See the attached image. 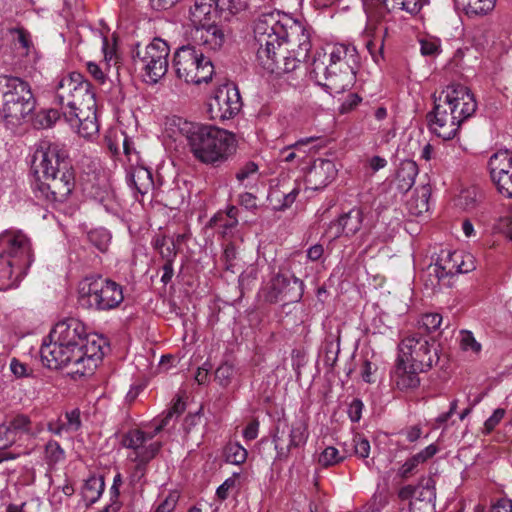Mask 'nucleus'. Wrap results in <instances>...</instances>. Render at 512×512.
Masks as SVG:
<instances>
[{
	"mask_svg": "<svg viewBox=\"0 0 512 512\" xmlns=\"http://www.w3.org/2000/svg\"><path fill=\"white\" fill-rule=\"evenodd\" d=\"M177 127L190 152L203 164L217 167L235 152V136L225 129L183 119H178Z\"/></svg>",
	"mask_w": 512,
	"mask_h": 512,
	"instance_id": "obj_1",
	"label": "nucleus"
},
{
	"mask_svg": "<svg viewBox=\"0 0 512 512\" xmlns=\"http://www.w3.org/2000/svg\"><path fill=\"white\" fill-rule=\"evenodd\" d=\"M328 61L315 56L310 71L311 78L330 93H342L353 86L356 70L359 66V55L355 46L336 43L328 46Z\"/></svg>",
	"mask_w": 512,
	"mask_h": 512,
	"instance_id": "obj_2",
	"label": "nucleus"
},
{
	"mask_svg": "<svg viewBox=\"0 0 512 512\" xmlns=\"http://www.w3.org/2000/svg\"><path fill=\"white\" fill-rule=\"evenodd\" d=\"M83 341H87V332L79 319L69 317L57 322L40 348L43 365L57 370L81 359Z\"/></svg>",
	"mask_w": 512,
	"mask_h": 512,
	"instance_id": "obj_3",
	"label": "nucleus"
},
{
	"mask_svg": "<svg viewBox=\"0 0 512 512\" xmlns=\"http://www.w3.org/2000/svg\"><path fill=\"white\" fill-rule=\"evenodd\" d=\"M36 107L30 84L18 76L0 74V117L8 125L26 122Z\"/></svg>",
	"mask_w": 512,
	"mask_h": 512,
	"instance_id": "obj_4",
	"label": "nucleus"
},
{
	"mask_svg": "<svg viewBox=\"0 0 512 512\" xmlns=\"http://www.w3.org/2000/svg\"><path fill=\"white\" fill-rule=\"evenodd\" d=\"M32 263L29 239L22 233L0 234V291L17 285L19 274Z\"/></svg>",
	"mask_w": 512,
	"mask_h": 512,
	"instance_id": "obj_5",
	"label": "nucleus"
},
{
	"mask_svg": "<svg viewBox=\"0 0 512 512\" xmlns=\"http://www.w3.org/2000/svg\"><path fill=\"white\" fill-rule=\"evenodd\" d=\"M292 17L276 9L265 8L254 22V39L257 45L256 60L275 54L287 42L288 25Z\"/></svg>",
	"mask_w": 512,
	"mask_h": 512,
	"instance_id": "obj_6",
	"label": "nucleus"
},
{
	"mask_svg": "<svg viewBox=\"0 0 512 512\" xmlns=\"http://www.w3.org/2000/svg\"><path fill=\"white\" fill-rule=\"evenodd\" d=\"M78 292L80 305L97 312L113 310L124 300L122 286L102 275L85 277Z\"/></svg>",
	"mask_w": 512,
	"mask_h": 512,
	"instance_id": "obj_7",
	"label": "nucleus"
},
{
	"mask_svg": "<svg viewBox=\"0 0 512 512\" xmlns=\"http://www.w3.org/2000/svg\"><path fill=\"white\" fill-rule=\"evenodd\" d=\"M173 68L177 78L190 84L199 85L211 81L214 65L196 46L186 45L178 48L173 57Z\"/></svg>",
	"mask_w": 512,
	"mask_h": 512,
	"instance_id": "obj_8",
	"label": "nucleus"
},
{
	"mask_svg": "<svg viewBox=\"0 0 512 512\" xmlns=\"http://www.w3.org/2000/svg\"><path fill=\"white\" fill-rule=\"evenodd\" d=\"M33 185V193L39 200L56 206L65 202L75 188L73 165H64L62 170L42 177Z\"/></svg>",
	"mask_w": 512,
	"mask_h": 512,
	"instance_id": "obj_9",
	"label": "nucleus"
},
{
	"mask_svg": "<svg viewBox=\"0 0 512 512\" xmlns=\"http://www.w3.org/2000/svg\"><path fill=\"white\" fill-rule=\"evenodd\" d=\"M398 349V358L411 363L416 370L428 371L439 360L435 340L424 336H408L400 342Z\"/></svg>",
	"mask_w": 512,
	"mask_h": 512,
	"instance_id": "obj_10",
	"label": "nucleus"
},
{
	"mask_svg": "<svg viewBox=\"0 0 512 512\" xmlns=\"http://www.w3.org/2000/svg\"><path fill=\"white\" fill-rule=\"evenodd\" d=\"M169 53L168 44L162 39L155 38L144 48L137 47L134 60L149 79L156 83L168 70Z\"/></svg>",
	"mask_w": 512,
	"mask_h": 512,
	"instance_id": "obj_11",
	"label": "nucleus"
},
{
	"mask_svg": "<svg viewBox=\"0 0 512 512\" xmlns=\"http://www.w3.org/2000/svg\"><path fill=\"white\" fill-rule=\"evenodd\" d=\"M308 437V424L304 419H296L290 426L286 419H279L273 434L277 458L287 460L292 449L305 446Z\"/></svg>",
	"mask_w": 512,
	"mask_h": 512,
	"instance_id": "obj_12",
	"label": "nucleus"
},
{
	"mask_svg": "<svg viewBox=\"0 0 512 512\" xmlns=\"http://www.w3.org/2000/svg\"><path fill=\"white\" fill-rule=\"evenodd\" d=\"M448 97L449 93L443 91L438 95L434 94L433 109L426 115L430 131L443 140L453 139L461 126L457 120L458 116L451 111Z\"/></svg>",
	"mask_w": 512,
	"mask_h": 512,
	"instance_id": "obj_13",
	"label": "nucleus"
},
{
	"mask_svg": "<svg viewBox=\"0 0 512 512\" xmlns=\"http://www.w3.org/2000/svg\"><path fill=\"white\" fill-rule=\"evenodd\" d=\"M95 96L92 84L81 73L71 72L63 76L56 86V100L61 110L74 108L80 102L91 104Z\"/></svg>",
	"mask_w": 512,
	"mask_h": 512,
	"instance_id": "obj_14",
	"label": "nucleus"
},
{
	"mask_svg": "<svg viewBox=\"0 0 512 512\" xmlns=\"http://www.w3.org/2000/svg\"><path fill=\"white\" fill-rule=\"evenodd\" d=\"M64 165L70 166L72 162L68 151L63 144L43 140L37 146L32 159V169L35 174L47 176L62 170Z\"/></svg>",
	"mask_w": 512,
	"mask_h": 512,
	"instance_id": "obj_15",
	"label": "nucleus"
},
{
	"mask_svg": "<svg viewBox=\"0 0 512 512\" xmlns=\"http://www.w3.org/2000/svg\"><path fill=\"white\" fill-rule=\"evenodd\" d=\"M208 107L210 116L214 120L234 118L242 108V100L237 86L232 82L219 85L210 98Z\"/></svg>",
	"mask_w": 512,
	"mask_h": 512,
	"instance_id": "obj_16",
	"label": "nucleus"
},
{
	"mask_svg": "<svg viewBox=\"0 0 512 512\" xmlns=\"http://www.w3.org/2000/svg\"><path fill=\"white\" fill-rule=\"evenodd\" d=\"M303 294V281L289 272L280 271L271 279L267 299L270 303L283 302L286 305L299 302Z\"/></svg>",
	"mask_w": 512,
	"mask_h": 512,
	"instance_id": "obj_17",
	"label": "nucleus"
},
{
	"mask_svg": "<svg viewBox=\"0 0 512 512\" xmlns=\"http://www.w3.org/2000/svg\"><path fill=\"white\" fill-rule=\"evenodd\" d=\"M246 6V0H195L190 12L195 21L211 20L214 16L226 21Z\"/></svg>",
	"mask_w": 512,
	"mask_h": 512,
	"instance_id": "obj_18",
	"label": "nucleus"
},
{
	"mask_svg": "<svg viewBox=\"0 0 512 512\" xmlns=\"http://www.w3.org/2000/svg\"><path fill=\"white\" fill-rule=\"evenodd\" d=\"M442 91L443 93H449L447 101L451 106L452 113L459 116L457 120H459L460 125L475 113L477 103L474 95L466 86L452 84Z\"/></svg>",
	"mask_w": 512,
	"mask_h": 512,
	"instance_id": "obj_19",
	"label": "nucleus"
},
{
	"mask_svg": "<svg viewBox=\"0 0 512 512\" xmlns=\"http://www.w3.org/2000/svg\"><path fill=\"white\" fill-rule=\"evenodd\" d=\"M106 345L104 338L98 335H88L87 341H83L81 349V359L72 360L70 365H73V373L85 375L87 370L91 369V365L96 366L98 361H101L104 356L103 347Z\"/></svg>",
	"mask_w": 512,
	"mask_h": 512,
	"instance_id": "obj_20",
	"label": "nucleus"
},
{
	"mask_svg": "<svg viewBox=\"0 0 512 512\" xmlns=\"http://www.w3.org/2000/svg\"><path fill=\"white\" fill-rule=\"evenodd\" d=\"M286 52H289L288 48L283 46L281 49L275 51V54L268 55L257 62L268 73L280 76L295 71L300 63L307 59L301 58L297 54L288 56Z\"/></svg>",
	"mask_w": 512,
	"mask_h": 512,
	"instance_id": "obj_21",
	"label": "nucleus"
},
{
	"mask_svg": "<svg viewBox=\"0 0 512 512\" xmlns=\"http://www.w3.org/2000/svg\"><path fill=\"white\" fill-rule=\"evenodd\" d=\"M461 251H451L442 249L438 254L436 262L430 266L439 283L446 287H451V279L457 275Z\"/></svg>",
	"mask_w": 512,
	"mask_h": 512,
	"instance_id": "obj_22",
	"label": "nucleus"
},
{
	"mask_svg": "<svg viewBox=\"0 0 512 512\" xmlns=\"http://www.w3.org/2000/svg\"><path fill=\"white\" fill-rule=\"evenodd\" d=\"M337 175L335 163L329 159H317L309 169L305 183L308 188L318 191L331 183Z\"/></svg>",
	"mask_w": 512,
	"mask_h": 512,
	"instance_id": "obj_23",
	"label": "nucleus"
},
{
	"mask_svg": "<svg viewBox=\"0 0 512 512\" xmlns=\"http://www.w3.org/2000/svg\"><path fill=\"white\" fill-rule=\"evenodd\" d=\"M363 211L359 207H354L346 213H343L337 220L332 221L328 227V232L334 239L343 235L353 236L362 227Z\"/></svg>",
	"mask_w": 512,
	"mask_h": 512,
	"instance_id": "obj_24",
	"label": "nucleus"
},
{
	"mask_svg": "<svg viewBox=\"0 0 512 512\" xmlns=\"http://www.w3.org/2000/svg\"><path fill=\"white\" fill-rule=\"evenodd\" d=\"M288 37L284 47L290 46L294 54L301 58H308L312 48L310 31L294 18L288 25Z\"/></svg>",
	"mask_w": 512,
	"mask_h": 512,
	"instance_id": "obj_25",
	"label": "nucleus"
},
{
	"mask_svg": "<svg viewBox=\"0 0 512 512\" xmlns=\"http://www.w3.org/2000/svg\"><path fill=\"white\" fill-rule=\"evenodd\" d=\"M216 18L214 16L211 20L203 19L200 22L201 27L196 28L194 33L195 41L214 51L221 48L225 41L224 32L216 23Z\"/></svg>",
	"mask_w": 512,
	"mask_h": 512,
	"instance_id": "obj_26",
	"label": "nucleus"
},
{
	"mask_svg": "<svg viewBox=\"0 0 512 512\" xmlns=\"http://www.w3.org/2000/svg\"><path fill=\"white\" fill-rule=\"evenodd\" d=\"M427 372L426 370H416L411 363L401 361L397 358L392 378L399 390L405 391L415 389L420 385L419 373Z\"/></svg>",
	"mask_w": 512,
	"mask_h": 512,
	"instance_id": "obj_27",
	"label": "nucleus"
},
{
	"mask_svg": "<svg viewBox=\"0 0 512 512\" xmlns=\"http://www.w3.org/2000/svg\"><path fill=\"white\" fill-rule=\"evenodd\" d=\"M494 210L495 208L492 205H486L478 215L477 220L497 232L506 234L512 240V220L510 216L507 213L494 215Z\"/></svg>",
	"mask_w": 512,
	"mask_h": 512,
	"instance_id": "obj_28",
	"label": "nucleus"
},
{
	"mask_svg": "<svg viewBox=\"0 0 512 512\" xmlns=\"http://www.w3.org/2000/svg\"><path fill=\"white\" fill-rule=\"evenodd\" d=\"M418 175V166L412 160H404L396 172L394 180L395 189L402 194L407 193L414 185Z\"/></svg>",
	"mask_w": 512,
	"mask_h": 512,
	"instance_id": "obj_29",
	"label": "nucleus"
},
{
	"mask_svg": "<svg viewBox=\"0 0 512 512\" xmlns=\"http://www.w3.org/2000/svg\"><path fill=\"white\" fill-rule=\"evenodd\" d=\"M65 120L75 127L82 119H89L96 115V99L95 96L91 98V104H86L84 101L78 103L74 108H66L62 110Z\"/></svg>",
	"mask_w": 512,
	"mask_h": 512,
	"instance_id": "obj_30",
	"label": "nucleus"
},
{
	"mask_svg": "<svg viewBox=\"0 0 512 512\" xmlns=\"http://www.w3.org/2000/svg\"><path fill=\"white\" fill-rule=\"evenodd\" d=\"M488 168L491 180L512 171V151L505 149L494 153L489 159Z\"/></svg>",
	"mask_w": 512,
	"mask_h": 512,
	"instance_id": "obj_31",
	"label": "nucleus"
},
{
	"mask_svg": "<svg viewBox=\"0 0 512 512\" xmlns=\"http://www.w3.org/2000/svg\"><path fill=\"white\" fill-rule=\"evenodd\" d=\"M129 185L144 196L154 189L152 172L145 167L135 168L128 176Z\"/></svg>",
	"mask_w": 512,
	"mask_h": 512,
	"instance_id": "obj_32",
	"label": "nucleus"
},
{
	"mask_svg": "<svg viewBox=\"0 0 512 512\" xmlns=\"http://www.w3.org/2000/svg\"><path fill=\"white\" fill-rule=\"evenodd\" d=\"M431 196L430 185H422L415 189V192L406 202L410 214L419 216L429 210V199Z\"/></svg>",
	"mask_w": 512,
	"mask_h": 512,
	"instance_id": "obj_33",
	"label": "nucleus"
},
{
	"mask_svg": "<svg viewBox=\"0 0 512 512\" xmlns=\"http://www.w3.org/2000/svg\"><path fill=\"white\" fill-rule=\"evenodd\" d=\"M105 488L103 477L91 476L89 477L82 488V497L87 506H90L98 501Z\"/></svg>",
	"mask_w": 512,
	"mask_h": 512,
	"instance_id": "obj_34",
	"label": "nucleus"
},
{
	"mask_svg": "<svg viewBox=\"0 0 512 512\" xmlns=\"http://www.w3.org/2000/svg\"><path fill=\"white\" fill-rule=\"evenodd\" d=\"M5 422L10 428L12 435L16 437V441L21 439L23 435H35L32 428V421L29 416L25 414H17L11 418H7Z\"/></svg>",
	"mask_w": 512,
	"mask_h": 512,
	"instance_id": "obj_35",
	"label": "nucleus"
},
{
	"mask_svg": "<svg viewBox=\"0 0 512 512\" xmlns=\"http://www.w3.org/2000/svg\"><path fill=\"white\" fill-rule=\"evenodd\" d=\"M146 442L147 434L140 429L129 430L124 433L121 438V445L127 449H132L134 456L147 448V446H145Z\"/></svg>",
	"mask_w": 512,
	"mask_h": 512,
	"instance_id": "obj_36",
	"label": "nucleus"
},
{
	"mask_svg": "<svg viewBox=\"0 0 512 512\" xmlns=\"http://www.w3.org/2000/svg\"><path fill=\"white\" fill-rule=\"evenodd\" d=\"M467 15H485L495 7L496 0H455Z\"/></svg>",
	"mask_w": 512,
	"mask_h": 512,
	"instance_id": "obj_37",
	"label": "nucleus"
},
{
	"mask_svg": "<svg viewBox=\"0 0 512 512\" xmlns=\"http://www.w3.org/2000/svg\"><path fill=\"white\" fill-rule=\"evenodd\" d=\"M162 448V442L155 441L147 445V448L136 456L131 458L132 461L136 462V471L140 472L141 475L145 473L146 465L156 457Z\"/></svg>",
	"mask_w": 512,
	"mask_h": 512,
	"instance_id": "obj_38",
	"label": "nucleus"
},
{
	"mask_svg": "<svg viewBox=\"0 0 512 512\" xmlns=\"http://www.w3.org/2000/svg\"><path fill=\"white\" fill-rule=\"evenodd\" d=\"M416 499L428 504H434L436 500L435 480L432 477L423 478L418 485H416Z\"/></svg>",
	"mask_w": 512,
	"mask_h": 512,
	"instance_id": "obj_39",
	"label": "nucleus"
},
{
	"mask_svg": "<svg viewBox=\"0 0 512 512\" xmlns=\"http://www.w3.org/2000/svg\"><path fill=\"white\" fill-rule=\"evenodd\" d=\"M9 34L13 36V42L20 45L25 56H29L31 52L35 51L31 34L23 27H12L8 29Z\"/></svg>",
	"mask_w": 512,
	"mask_h": 512,
	"instance_id": "obj_40",
	"label": "nucleus"
},
{
	"mask_svg": "<svg viewBox=\"0 0 512 512\" xmlns=\"http://www.w3.org/2000/svg\"><path fill=\"white\" fill-rule=\"evenodd\" d=\"M87 239L100 252H106L111 241V234L105 228H96L88 232Z\"/></svg>",
	"mask_w": 512,
	"mask_h": 512,
	"instance_id": "obj_41",
	"label": "nucleus"
},
{
	"mask_svg": "<svg viewBox=\"0 0 512 512\" xmlns=\"http://www.w3.org/2000/svg\"><path fill=\"white\" fill-rule=\"evenodd\" d=\"M225 460L234 465L243 464L247 459V450L238 442H230L224 449Z\"/></svg>",
	"mask_w": 512,
	"mask_h": 512,
	"instance_id": "obj_42",
	"label": "nucleus"
},
{
	"mask_svg": "<svg viewBox=\"0 0 512 512\" xmlns=\"http://www.w3.org/2000/svg\"><path fill=\"white\" fill-rule=\"evenodd\" d=\"M383 9L390 12L394 9L407 11L411 14L421 9L419 0H380Z\"/></svg>",
	"mask_w": 512,
	"mask_h": 512,
	"instance_id": "obj_43",
	"label": "nucleus"
},
{
	"mask_svg": "<svg viewBox=\"0 0 512 512\" xmlns=\"http://www.w3.org/2000/svg\"><path fill=\"white\" fill-rule=\"evenodd\" d=\"M345 457L340 455L339 450L333 446L326 447L318 457V464L323 468H328L341 463Z\"/></svg>",
	"mask_w": 512,
	"mask_h": 512,
	"instance_id": "obj_44",
	"label": "nucleus"
},
{
	"mask_svg": "<svg viewBox=\"0 0 512 512\" xmlns=\"http://www.w3.org/2000/svg\"><path fill=\"white\" fill-rule=\"evenodd\" d=\"M65 457V452L60 444L54 440L48 441L45 445V460L48 465H55L62 461Z\"/></svg>",
	"mask_w": 512,
	"mask_h": 512,
	"instance_id": "obj_45",
	"label": "nucleus"
},
{
	"mask_svg": "<svg viewBox=\"0 0 512 512\" xmlns=\"http://www.w3.org/2000/svg\"><path fill=\"white\" fill-rule=\"evenodd\" d=\"M235 374L234 365L230 362L222 363L215 371V379L222 387H227Z\"/></svg>",
	"mask_w": 512,
	"mask_h": 512,
	"instance_id": "obj_46",
	"label": "nucleus"
},
{
	"mask_svg": "<svg viewBox=\"0 0 512 512\" xmlns=\"http://www.w3.org/2000/svg\"><path fill=\"white\" fill-rule=\"evenodd\" d=\"M74 128H77V132L84 138H90L97 134L99 131V125L97 117L92 116L89 119H82V122L78 123Z\"/></svg>",
	"mask_w": 512,
	"mask_h": 512,
	"instance_id": "obj_47",
	"label": "nucleus"
},
{
	"mask_svg": "<svg viewBox=\"0 0 512 512\" xmlns=\"http://www.w3.org/2000/svg\"><path fill=\"white\" fill-rule=\"evenodd\" d=\"M221 259L224 262L225 270L235 273V267L238 260V251L235 244H226Z\"/></svg>",
	"mask_w": 512,
	"mask_h": 512,
	"instance_id": "obj_48",
	"label": "nucleus"
},
{
	"mask_svg": "<svg viewBox=\"0 0 512 512\" xmlns=\"http://www.w3.org/2000/svg\"><path fill=\"white\" fill-rule=\"evenodd\" d=\"M484 195L476 188L466 189L462 192L460 199L464 200L465 209H473L483 201Z\"/></svg>",
	"mask_w": 512,
	"mask_h": 512,
	"instance_id": "obj_49",
	"label": "nucleus"
},
{
	"mask_svg": "<svg viewBox=\"0 0 512 512\" xmlns=\"http://www.w3.org/2000/svg\"><path fill=\"white\" fill-rule=\"evenodd\" d=\"M495 184L497 191L507 197L512 198V171L505 173L501 178H495L492 180Z\"/></svg>",
	"mask_w": 512,
	"mask_h": 512,
	"instance_id": "obj_50",
	"label": "nucleus"
},
{
	"mask_svg": "<svg viewBox=\"0 0 512 512\" xmlns=\"http://www.w3.org/2000/svg\"><path fill=\"white\" fill-rule=\"evenodd\" d=\"M183 239L184 236L179 234L177 235L176 241L171 238L167 244L158 251L165 262H174V259L177 255L176 242L180 243Z\"/></svg>",
	"mask_w": 512,
	"mask_h": 512,
	"instance_id": "obj_51",
	"label": "nucleus"
},
{
	"mask_svg": "<svg viewBox=\"0 0 512 512\" xmlns=\"http://www.w3.org/2000/svg\"><path fill=\"white\" fill-rule=\"evenodd\" d=\"M461 348L465 351L471 350L475 353H478L481 350V344L478 341H476V339L471 331L462 330L461 331Z\"/></svg>",
	"mask_w": 512,
	"mask_h": 512,
	"instance_id": "obj_52",
	"label": "nucleus"
},
{
	"mask_svg": "<svg viewBox=\"0 0 512 512\" xmlns=\"http://www.w3.org/2000/svg\"><path fill=\"white\" fill-rule=\"evenodd\" d=\"M441 323L442 316L438 313H427L421 318V326L428 332L439 329Z\"/></svg>",
	"mask_w": 512,
	"mask_h": 512,
	"instance_id": "obj_53",
	"label": "nucleus"
},
{
	"mask_svg": "<svg viewBox=\"0 0 512 512\" xmlns=\"http://www.w3.org/2000/svg\"><path fill=\"white\" fill-rule=\"evenodd\" d=\"M258 271L255 267H250L243 271L239 276V287L241 290L251 289L252 284L257 279Z\"/></svg>",
	"mask_w": 512,
	"mask_h": 512,
	"instance_id": "obj_54",
	"label": "nucleus"
},
{
	"mask_svg": "<svg viewBox=\"0 0 512 512\" xmlns=\"http://www.w3.org/2000/svg\"><path fill=\"white\" fill-rule=\"evenodd\" d=\"M420 51L423 56H436L440 53V44L433 39L420 40Z\"/></svg>",
	"mask_w": 512,
	"mask_h": 512,
	"instance_id": "obj_55",
	"label": "nucleus"
},
{
	"mask_svg": "<svg viewBox=\"0 0 512 512\" xmlns=\"http://www.w3.org/2000/svg\"><path fill=\"white\" fill-rule=\"evenodd\" d=\"M16 442V437L12 435L10 428L4 421L0 424V450L9 448Z\"/></svg>",
	"mask_w": 512,
	"mask_h": 512,
	"instance_id": "obj_56",
	"label": "nucleus"
},
{
	"mask_svg": "<svg viewBox=\"0 0 512 512\" xmlns=\"http://www.w3.org/2000/svg\"><path fill=\"white\" fill-rule=\"evenodd\" d=\"M355 454L360 458H367L370 453V443L368 439L361 435H356L353 439Z\"/></svg>",
	"mask_w": 512,
	"mask_h": 512,
	"instance_id": "obj_57",
	"label": "nucleus"
},
{
	"mask_svg": "<svg viewBox=\"0 0 512 512\" xmlns=\"http://www.w3.org/2000/svg\"><path fill=\"white\" fill-rule=\"evenodd\" d=\"M258 171V165L253 162L249 161L245 163L244 166H242L238 172L236 173V179L239 181L240 184H243L244 181L251 176L255 175Z\"/></svg>",
	"mask_w": 512,
	"mask_h": 512,
	"instance_id": "obj_58",
	"label": "nucleus"
},
{
	"mask_svg": "<svg viewBox=\"0 0 512 512\" xmlns=\"http://www.w3.org/2000/svg\"><path fill=\"white\" fill-rule=\"evenodd\" d=\"M65 425L67 427V431L76 432L81 427V419H80V411L79 409H74L65 414Z\"/></svg>",
	"mask_w": 512,
	"mask_h": 512,
	"instance_id": "obj_59",
	"label": "nucleus"
},
{
	"mask_svg": "<svg viewBox=\"0 0 512 512\" xmlns=\"http://www.w3.org/2000/svg\"><path fill=\"white\" fill-rule=\"evenodd\" d=\"M475 267L474 257L471 254H465L461 251V258L457 267V275L471 272L475 269Z\"/></svg>",
	"mask_w": 512,
	"mask_h": 512,
	"instance_id": "obj_60",
	"label": "nucleus"
},
{
	"mask_svg": "<svg viewBox=\"0 0 512 512\" xmlns=\"http://www.w3.org/2000/svg\"><path fill=\"white\" fill-rule=\"evenodd\" d=\"M239 473H234L231 477L227 478L216 490V495L219 499L225 500L228 497V492L236 484V479Z\"/></svg>",
	"mask_w": 512,
	"mask_h": 512,
	"instance_id": "obj_61",
	"label": "nucleus"
},
{
	"mask_svg": "<svg viewBox=\"0 0 512 512\" xmlns=\"http://www.w3.org/2000/svg\"><path fill=\"white\" fill-rule=\"evenodd\" d=\"M61 113L57 109H48L42 112L40 124L44 128L51 127L60 119Z\"/></svg>",
	"mask_w": 512,
	"mask_h": 512,
	"instance_id": "obj_62",
	"label": "nucleus"
},
{
	"mask_svg": "<svg viewBox=\"0 0 512 512\" xmlns=\"http://www.w3.org/2000/svg\"><path fill=\"white\" fill-rule=\"evenodd\" d=\"M420 462L416 460V457L413 455L409 459L406 460V462L401 466L399 469V475L403 479L409 478L411 475H413L416 471V468Z\"/></svg>",
	"mask_w": 512,
	"mask_h": 512,
	"instance_id": "obj_63",
	"label": "nucleus"
},
{
	"mask_svg": "<svg viewBox=\"0 0 512 512\" xmlns=\"http://www.w3.org/2000/svg\"><path fill=\"white\" fill-rule=\"evenodd\" d=\"M490 512H512V500L505 497L498 499L491 506Z\"/></svg>",
	"mask_w": 512,
	"mask_h": 512,
	"instance_id": "obj_64",
	"label": "nucleus"
}]
</instances>
